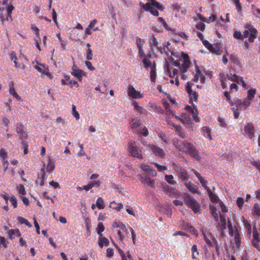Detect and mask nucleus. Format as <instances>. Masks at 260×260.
I'll return each instance as SVG.
<instances>
[{
	"label": "nucleus",
	"instance_id": "f257e3e1",
	"mask_svg": "<svg viewBox=\"0 0 260 260\" xmlns=\"http://www.w3.org/2000/svg\"><path fill=\"white\" fill-rule=\"evenodd\" d=\"M174 145L175 147L178 149L179 151L187 153L191 157L198 160H200L201 157L198 150L194 147V146L191 143L188 142H185L183 145L182 146L177 142L174 143Z\"/></svg>",
	"mask_w": 260,
	"mask_h": 260
},
{
	"label": "nucleus",
	"instance_id": "f03ea898",
	"mask_svg": "<svg viewBox=\"0 0 260 260\" xmlns=\"http://www.w3.org/2000/svg\"><path fill=\"white\" fill-rule=\"evenodd\" d=\"M174 145L175 147L178 149L179 151L187 153L191 157L198 160H200L201 157L198 150L194 147V146L191 143L188 142H185L183 145L182 146L177 142L174 143Z\"/></svg>",
	"mask_w": 260,
	"mask_h": 260
},
{
	"label": "nucleus",
	"instance_id": "7ed1b4c3",
	"mask_svg": "<svg viewBox=\"0 0 260 260\" xmlns=\"http://www.w3.org/2000/svg\"><path fill=\"white\" fill-rule=\"evenodd\" d=\"M174 145L175 147L178 149L179 151L187 153L191 157L198 160H200L201 157L198 150L194 147V146L191 143L188 142H185L183 145L182 146L177 142L174 143Z\"/></svg>",
	"mask_w": 260,
	"mask_h": 260
},
{
	"label": "nucleus",
	"instance_id": "20e7f679",
	"mask_svg": "<svg viewBox=\"0 0 260 260\" xmlns=\"http://www.w3.org/2000/svg\"><path fill=\"white\" fill-rule=\"evenodd\" d=\"M184 202L189 206L194 213H200L201 206L199 203L189 194L184 195Z\"/></svg>",
	"mask_w": 260,
	"mask_h": 260
},
{
	"label": "nucleus",
	"instance_id": "39448f33",
	"mask_svg": "<svg viewBox=\"0 0 260 260\" xmlns=\"http://www.w3.org/2000/svg\"><path fill=\"white\" fill-rule=\"evenodd\" d=\"M128 150L131 155L138 158H142L141 150L137 146L135 141H130L128 143Z\"/></svg>",
	"mask_w": 260,
	"mask_h": 260
},
{
	"label": "nucleus",
	"instance_id": "423d86ee",
	"mask_svg": "<svg viewBox=\"0 0 260 260\" xmlns=\"http://www.w3.org/2000/svg\"><path fill=\"white\" fill-rule=\"evenodd\" d=\"M256 30L252 26L247 24L245 27V29L243 32L244 38H248L249 42H253L254 39L256 38Z\"/></svg>",
	"mask_w": 260,
	"mask_h": 260
},
{
	"label": "nucleus",
	"instance_id": "0eeeda50",
	"mask_svg": "<svg viewBox=\"0 0 260 260\" xmlns=\"http://www.w3.org/2000/svg\"><path fill=\"white\" fill-rule=\"evenodd\" d=\"M127 93L128 95L133 99H138L143 97V94L140 91H137L132 85L128 86Z\"/></svg>",
	"mask_w": 260,
	"mask_h": 260
},
{
	"label": "nucleus",
	"instance_id": "6e6552de",
	"mask_svg": "<svg viewBox=\"0 0 260 260\" xmlns=\"http://www.w3.org/2000/svg\"><path fill=\"white\" fill-rule=\"evenodd\" d=\"M147 147L149 148V150L151 151L155 155L160 157H162L165 155L163 150L159 147L150 144L148 145Z\"/></svg>",
	"mask_w": 260,
	"mask_h": 260
},
{
	"label": "nucleus",
	"instance_id": "1a4fd4ad",
	"mask_svg": "<svg viewBox=\"0 0 260 260\" xmlns=\"http://www.w3.org/2000/svg\"><path fill=\"white\" fill-rule=\"evenodd\" d=\"M140 167L145 173L147 174L149 176L154 177L156 175V171L149 166L141 164Z\"/></svg>",
	"mask_w": 260,
	"mask_h": 260
},
{
	"label": "nucleus",
	"instance_id": "9d476101",
	"mask_svg": "<svg viewBox=\"0 0 260 260\" xmlns=\"http://www.w3.org/2000/svg\"><path fill=\"white\" fill-rule=\"evenodd\" d=\"M141 181L144 184L150 186L151 188L155 187V180L151 179L148 176H142V175H139Z\"/></svg>",
	"mask_w": 260,
	"mask_h": 260
},
{
	"label": "nucleus",
	"instance_id": "9b49d317",
	"mask_svg": "<svg viewBox=\"0 0 260 260\" xmlns=\"http://www.w3.org/2000/svg\"><path fill=\"white\" fill-rule=\"evenodd\" d=\"M254 126L252 123H248L244 126V132L247 134L250 139L254 137Z\"/></svg>",
	"mask_w": 260,
	"mask_h": 260
},
{
	"label": "nucleus",
	"instance_id": "f8f14e48",
	"mask_svg": "<svg viewBox=\"0 0 260 260\" xmlns=\"http://www.w3.org/2000/svg\"><path fill=\"white\" fill-rule=\"evenodd\" d=\"M24 126L21 123H18L16 125L15 132L20 134V137L21 139L26 138L27 134L24 132Z\"/></svg>",
	"mask_w": 260,
	"mask_h": 260
},
{
	"label": "nucleus",
	"instance_id": "ddd939ff",
	"mask_svg": "<svg viewBox=\"0 0 260 260\" xmlns=\"http://www.w3.org/2000/svg\"><path fill=\"white\" fill-rule=\"evenodd\" d=\"M220 222L218 223L217 226L220 231H223L226 228V222L224 214H220Z\"/></svg>",
	"mask_w": 260,
	"mask_h": 260
},
{
	"label": "nucleus",
	"instance_id": "4468645a",
	"mask_svg": "<svg viewBox=\"0 0 260 260\" xmlns=\"http://www.w3.org/2000/svg\"><path fill=\"white\" fill-rule=\"evenodd\" d=\"M129 124L132 129L138 131V128L142 124L141 120H137L135 118H131L129 120Z\"/></svg>",
	"mask_w": 260,
	"mask_h": 260
},
{
	"label": "nucleus",
	"instance_id": "2eb2a0df",
	"mask_svg": "<svg viewBox=\"0 0 260 260\" xmlns=\"http://www.w3.org/2000/svg\"><path fill=\"white\" fill-rule=\"evenodd\" d=\"M185 185L186 187L192 193H199L200 192L198 190V187L194 184L190 182H185Z\"/></svg>",
	"mask_w": 260,
	"mask_h": 260
},
{
	"label": "nucleus",
	"instance_id": "dca6fc26",
	"mask_svg": "<svg viewBox=\"0 0 260 260\" xmlns=\"http://www.w3.org/2000/svg\"><path fill=\"white\" fill-rule=\"evenodd\" d=\"M260 241L258 234L257 232L254 233L253 234V239L251 241L252 245L255 247L257 249L260 250L258 245V242Z\"/></svg>",
	"mask_w": 260,
	"mask_h": 260
},
{
	"label": "nucleus",
	"instance_id": "f3484780",
	"mask_svg": "<svg viewBox=\"0 0 260 260\" xmlns=\"http://www.w3.org/2000/svg\"><path fill=\"white\" fill-rule=\"evenodd\" d=\"M71 74L74 76L77 77L80 81L82 80V77L84 75V71L80 69L74 70L71 72Z\"/></svg>",
	"mask_w": 260,
	"mask_h": 260
},
{
	"label": "nucleus",
	"instance_id": "a211bd4d",
	"mask_svg": "<svg viewBox=\"0 0 260 260\" xmlns=\"http://www.w3.org/2000/svg\"><path fill=\"white\" fill-rule=\"evenodd\" d=\"M184 58H185V57H187V55H186V54H184ZM189 64H190L189 60L186 58H185L184 62H183V63H182V67L181 68V70L182 73H185L187 71V69L189 67Z\"/></svg>",
	"mask_w": 260,
	"mask_h": 260
},
{
	"label": "nucleus",
	"instance_id": "6ab92c4d",
	"mask_svg": "<svg viewBox=\"0 0 260 260\" xmlns=\"http://www.w3.org/2000/svg\"><path fill=\"white\" fill-rule=\"evenodd\" d=\"M45 172L44 170L42 169V173L40 176H38V179L36 180V182L37 184H40L41 186H43L44 185V180L45 179Z\"/></svg>",
	"mask_w": 260,
	"mask_h": 260
},
{
	"label": "nucleus",
	"instance_id": "aec40b11",
	"mask_svg": "<svg viewBox=\"0 0 260 260\" xmlns=\"http://www.w3.org/2000/svg\"><path fill=\"white\" fill-rule=\"evenodd\" d=\"M100 183V181H94L88 184L87 185L84 186L83 189L87 191L92 188L94 186H99Z\"/></svg>",
	"mask_w": 260,
	"mask_h": 260
},
{
	"label": "nucleus",
	"instance_id": "412c9836",
	"mask_svg": "<svg viewBox=\"0 0 260 260\" xmlns=\"http://www.w3.org/2000/svg\"><path fill=\"white\" fill-rule=\"evenodd\" d=\"M150 79L151 81L155 82L156 79V65L153 64L151 69H150Z\"/></svg>",
	"mask_w": 260,
	"mask_h": 260
},
{
	"label": "nucleus",
	"instance_id": "4be33fe9",
	"mask_svg": "<svg viewBox=\"0 0 260 260\" xmlns=\"http://www.w3.org/2000/svg\"><path fill=\"white\" fill-rule=\"evenodd\" d=\"M55 168V164L53 161H52L50 158H48V163L46 166V169L47 172H51Z\"/></svg>",
	"mask_w": 260,
	"mask_h": 260
},
{
	"label": "nucleus",
	"instance_id": "5701e85b",
	"mask_svg": "<svg viewBox=\"0 0 260 260\" xmlns=\"http://www.w3.org/2000/svg\"><path fill=\"white\" fill-rule=\"evenodd\" d=\"M252 214L254 216H260V207L257 203L254 204L252 210Z\"/></svg>",
	"mask_w": 260,
	"mask_h": 260
},
{
	"label": "nucleus",
	"instance_id": "b1692460",
	"mask_svg": "<svg viewBox=\"0 0 260 260\" xmlns=\"http://www.w3.org/2000/svg\"><path fill=\"white\" fill-rule=\"evenodd\" d=\"M227 77L229 80H230L232 81H234L237 83H238L239 79L240 78V77L238 76V75H237L236 74H228Z\"/></svg>",
	"mask_w": 260,
	"mask_h": 260
},
{
	"label": "nucleus",
	"instance_id": "393cba45",
	"mask_svg": "<svg viewBox=\"0 0 260 260\" xmlns=\"http://www.w3.org/2000/svg\"><path fill=\"white\" fill-rule=\"evenodd\" d=\"M208 195L209 196V198L210 200L214 202H217L220 201V200L219 199L218 197H217L215 194H214L210 189L208 190Z\"/></svg>",
	"mask_w": 260,
	"mask_h": 260
},
{
	"label": "nucleus",
	"instance_id": "a878e982",
	"mask_svg": "<svg viewBox=\"0 0 260 260\" xmlns=\"http://www.w3.org/2000/svg\"><path fill=\"white\" fill-rule=\"evenodd\" d=\"M202 131L203 133V135L205 137L209 138L210 140H212V137L211 136V131L209 127L206 126L203 127L202 128Z\"/></svg>",
	"mask_w": 260,
	"mask_h": 260
},
{
	"label": "nucleus",
	"instance_id": "bb28decb",
	"mask_svg": "<svg viewBox=\"0 0 260 260\" xmlns=\"http://www.w3.org/2000/svg\"><path fill=\"white\" fill-rule=\"evenodd\" d=\"M133 105H134V108L135 109L139 112L141 113H144V114H147V111L146 110H144L141 107H140L139 104H138V103L136 101H135L134 103H133Z\"/></svg>",
	"mask_w": 260,
	"mask_h": 260
},
{
	"label": "nucleus",
	"instance_id": "cd10ccee",
	"mask_svg": "<svg viewBox=\"0 0 260 260\" xmlns=\"http://www.w3.org/2000/svg\"><path fill=\"white\" fill-rule=\"evenodd\" d=\"M108 244L109 241L106 238L100 237L99 241V245L100 247H103L104 244L108 245Z\"/></svg>",
	"mask_w": 260,
	"mask_h": 260
},
{
	"label": "nucleus",
	"instance_id": "c85d7f7f",
	"mask_svg": "<svg viewBox=\"0 0 260 260\" xmlns=\"http://www.w3.org/2000/svg\"><path fill=\"white\" fill-rule=\"evenodd\" d=\"M96 206L99 209H102L104 208L105 205L104 203V201L102 198L100 197L97 199L96 202Z\"/></svg>",
	"mask_w": 260,
	"mask_h": 260
},
{
	"label": "nucleus",
	"instance_id": "c756f323",
	"mask_svg": "<svg viewBox=\"0 0 260 260\" xmlns=\"http://www.w3.org/2000/svg\"><path fill=\"white\" fill-rule=\"evenodd\" d=\"M165 178L166 181L170 184L174 185L176 183V181L174 180V177L172 175H166Z\"/></svg>",
	"mask_w": 260,
	"mask_h": 260
},
{
	"label": "nucleus",
	"instance_id": "7c9ffc66",
	"mask_svg": "<svg viewBox=\"0 0 260 260\" xmlns=\"http://www.w3.org/2000/svg\"><path fill=\"white\" fill-rule=\"evenodd\" d=\"M204 238H205V241L206 242V243L209 245V246H214V244L215 245V246H216V250L217 251H218V245L217 244V242H216V241L214 239L213 240V242H211L209 239H208L206 236H205L204 235Z\"/></svg>",
	"mask_w": 260,
	"mask_h": 260
},
{
	"label": "nucleus",
	"instance_id": "2f4dec72",
	"mask_svg": "<svg viewBox=\"0 0 260 260\" xmlns=\"http://www.w3.org/2000/svg\"><path fill=\"white\" fill-rule=\"evenodd\" d=\"M152 39H151V41H150V44L151 46L153 48H158V42L157 41V39L156 38L153 36L151 35Z\"/></svg>",
	"mask_w": 260,
	"mask_h": 260
},
{
	"label": "nucleus",
	"instance_id": "473e14b6",
	"mask_svg": "<svg viewBox=\"0 0 260 260\" xmlns=\"http://www.w3.org/2000/svg\"><path fill=\"white\" fill-rule=\"evenodd\" d=\"M191 253L192 258L193 259L196 258L199 255V252L198 251L197 246L196 245H193L191 247Z\"/></svg>",
	"mask_w": 260,
	"mask_h": 260
},
{
	"label": "nucleus",
	"instance_id": "72a5a7b5",
	"mask_svg": "<svg viewBox=\"0 0 260 260\" xmlns=\"http://www.w3.org/2000/svg\"><path fill=\"white\" fill-rule=\"evenodd\" d=\"M250 161L251 164L260 172V161L252 158L250 160Z\"/></svg>",
	"mask_w": 260,
	"mask_h": 260
},
{
	"label": "nucleus",
	"instance_id": "f704fd0d",
	"mask_svg": "<svg viewBox=\"0 0 260 260\" xmlns=\"http://www.w3.org/2000/svg\"><path fill=\"white\" fill-rule=\"evenodd\" d=\"M8 233L10 236L11 237V238H12L13 235H16L18 237H20L21 236V233L19 230L18 229H15V230H10L8 231Z\"/></svg>",
	"mask_w": 260,
	"mask_h": 260
},
{
	"label": "nucleus",
	"instance_id": "c9c22d12",
	"mask_svg": "<svg viewBox=\"0 0 260 260\" xmlns=\"http://www.w3.org/2000/svg\"><path fill=\"white\" fill-rule=\"evenodd\" d=\"M105 230V227L102 222H99L97 228L98 234L100 237H102L103 235L102 232H103Z\"/></svg>",
	"mask_w": 260,
	"mask_h": 260
},
{
	"label": "nucleus",
	"instance_id": "e433bc0d",
	"mask_svg": "<svg viewBox=\"0 0 260 260\" xmlns=\"http://www.w3.org/2000/svg\"><path fill=\"white\" fill-rule=\"evenodd\" d=\"M179 174L180 175V178L184 180H187L188 178V175L186 171L184 169H182Z\"/></svg>",
	"mask_w": 260,
	"mask_h": 260
},
{
	"label": "nucleus",
	"instance_id": "4c0bfd02",
	"mask_svg": "<svg viewBox=\"0 0 260 260\" xmlns=\"http://www.w3.org/2000/svg\"><path fill=\"white\" fill-rule=\"evenodd\" d=\"M18 222L21 224H25L26 226H28V227H31V224L25 218L22 217H19L18 218Z\"/></svg>",
	"mask_w": 260,
	"mask_h": 260
},
{
	"label": "nucleus",
	"instance_id": "58836bf2",
	"mask_svg": "<svg viewBox=\"0 0 260 260\" xmlns=\"http://www.w3.org/2000/svg\"><path fill=\"white\" fill-rule=\"evenodd\" d=\"M210 210H211L212 215L214 217L215 221H218V214L216 212V209L214 206H210Z\"/></svg>",
	"mask_w": 260,
	"mask_h": 260
},
{
	"label": "nucleus",
	"instance_id": "ea45409f",
	"mask_svg": "<svg viewBox=\"0 0 260 260\" xmlns=\"http://www.w3.org/2000/svg\"><path fill=\"white\" fill-rule=\"evenodd\" d=\"M209 50L217 55H219V49L216 45H211Z\"/></svg>",
	"mask_w": 260,
	"mask_h": 260
},
{
	"label": "nucleus",
	"instance_id": "a19ab883",
	"mask_svg": "<svg viewBox=\"0 0 260 260\" xmlns=\"http://www.w3.org/2000/svg\"><path fill=\"white\" fill-rule=\"evenodd\" d=\"M256 90L255 89H250L248 91L247 99L248 100H252L255 95Z\"/></svg>",
	"mask_w": 260,
	"mask_h": 260
},
{
	"label": "nucleus",
	"instance_id": "79ce46f5",
	"mask_svg": "<svg viewBox=\"0 0 260 260\" xmlns=\"http://www.w3.org/2000/svg\"><path fill=\"white\" fill-rule=\"evenodd\" d=\"M143 64H144V67L146 68L150 67V69H151V67H152V66H153V64H152L151 62L147 58H144L143 60Z\"/></svg>",
	"mask_w": 260,
	"mask_h": 260
},
{
	"label": "nucleus",
	"instance_id": "37998d69",
	"mask_svg": "<svg viewBox=\"0 0 260 260\" xmlns=\"http://www.w3.org/2000/svg\"><path fill=\"white\" fill-rule=\"evenodd\" d=\"M10 57L12 60H14V63H15V67L18 68L19 67H18V63L16 61V60L17 58V57L16 56L15 53L14 52L10 53Z\"/></svg>",
	"mask_w": 260,
	"mask_h": 260
},
{
	"label": "nucleus",
	"instance_id": "c03bdc74",
	"mask_svg": "<svg viewBox=\"0 0 260 260\" xmlns=\"http://www.w3.org/2000/svg\"><path fill=\"white\" fill-rule=\"evenodd\" d=\"M18 191L19 194L24 195L26 193L25 187L23 185H19L17 186Z\"/></svg>",
	"mask_w": 260,
	"mask_h": 260
},
{
	"label": "nucleus",
	"instance_id": "a18cd8bd",
	"mask_svg": "<svg viewBox=\"0 0 260 260\" xmlns=\"http://www.w3.org/2000/svg\"><path fill=\"white\" fill-rule=\"evenodd\" d=\"M151 5L152 6L157 8L158 10L160 11H162L164 10V7H162V6L158 2H152L151 3Z\"/></svg>",
	"mask_w": 260,
	"mask_h": 260
},
{
	"label": "nucleus",
	"instance_id": "49530a36",
	"mask_svg": "<svg viewBox=\"0 0 260 260\" xmlns=\"http://www.w3.org/2000/svg\"><path fill=\"white\" fill-rule=\"evenodd\" d=\"M144 41L140 38H137L136 44L139 49L143 48L142 43H144Z\"/></svg>",
	"mask_w": 260,
	"mask_h": 260
},
{
	"label": "nucleus",
	"instance_id": "de8ad7c7",
	"mask_svg": "<svg viewBox=\"0 0 260 260\" xmlns=\"http://www.w3.org/2000/svg\"><path fill=\"white\" fill-rule=\"evenodd\" d=\"M10 88H9V92L10 94H11L13 96L17 94V93L15 91V90L13 86V83L11 82L10 83L9 85Z\"/></svg>",
	"mask_w": 260,
	"mask_h": 260
},
{
	"label": "nucleus",
	"instance_id": "09e8293b",
	"mask_svg": "<svg viewBox=\"0 0 260 260\" xmlns=\"http://www.w3.org/2000/svg\"><path fill=\"white\" fill-rule=\"evenodd\" d=\"M72 112H73V115L74 116V117L77 119H79L80 118V115L78 112L76 110V107L75 105H72Z\"/></svg>",
	"mask_w": 260,
	"mask_h": 260
},
{
	"label": "nucleus",
	"instance_id": "8fccbe9b",
	"mask_svg": "<svg viewBox=\"0 0 260 260\" xmlns=\"http://www.w3.org/2000/svg\"><path fill=\"white\" fill-rule=\"evenodd\" d=\"M202 186L207 191L209 190L210 189L207 187V185L208 183V182L206 180L204 179V178L202 179V180H199Z\"/></svg>",
	"mask_w": 260,
	"mask_h": 260
},
{
	"label": "nucleus",
	"instance_id": "3c124183",
	"mask_svg": "<svg viewBox=\"0 0 260 260\" xmlns=\"http://www.w3.org/2000/svg\"><path fill=\"white\" fill-rule=\"evenodd\" d=\"M151 4L149 3H146L145 4H141L140 6L146 11H150L151 7Z\"/></svg>",
	"mask_w": 260,
	"mask_h": 260
},
{
	"label": "nucleus",
	"instance_id": "603ef678",
	"mask_svg": "<svg viewBox=\"0 0 260 260\" xmlns=\"http://www.w3.org/2000/svg\"><path fill=\"white\" fill-rule=\"evenodd\" d=\"M193 84L191 82H188L186 87V91L189 94V95H191V92L193 91V90L191 89V86Z\"/></svg>",
	"mask_w": 260,
	"mask_h": 260
},
{
	"label": "nucleus",
	"instance_id": "864d4df0",
	"mask_svg": "<svg viewBox=\"0 0 260 260\" xmlns=\"http://www.w3.org/2000/svg\"><path fill=\"white\" fill-rule=\"evenodd\" d=\"M172 168L174 170L178 173H179L183 169L175 163L172 164Z\"/></svg>",
	"mask_w": 260,
	"mask_h": 260
},
{
	"label": "nucleus",
	"instance_id": "5fc2aeb1",
	"mask_svg": "<svg viewBox=\"0 0 260 260\" xmlns=\"http://www.w3.org/2000/svg\"><path fill=\"white\" fill-rule=\"evenodd\" d=\"M234 37L237 39H242V35L240 31H236L234 34Z\"/></svg>",
	"mask_w": 260,
	"mask_h": 260
},
{
	"label": "nucleus",
	"instance_id": "6e6d98bb",
	"mask_svg": "<svg viewBox=\"0 0 260 260\" xmlns=\"http://www.w3.org/2000/svg\"><path fill=\"white\" fill-rule=\"evenodd\" d=\"M92 50L90 48H89L87 50L86 59L88 60H91L92 59Z\"/></svg>",
	"mask_w": 260,
	"mask_h": 260
},
{
	"label": "nucleus",
	"instance_id": "4d7b16f0",
	"mask_svg": "<svg viewBox=\"0 0 260 260\" xmlns=\"http://www.w3.org/2000/svg\"><path fill=\"white\" fill-rule=\"evenodd\" d=\"M196 27L198 29L203 31L205 28V25L203 23L200 22L198 24H197Z\"/></svg>",
	"mask_w": 260,
	"mask_h": 260
},
{
	"label": "nucleus",
	"instance_id": "13d9d810",
	"mask_svg": "<svg viewBox=\"0 0 260 260\" xmlns=\"http://www.w3.org/2000/svg\"><path fill=\"white\" fill-rule=\"evenodd\" d=\"M0 156L4 159L5 160L7 157V154L4 149H1L0 150Z\"/></svg>",
	"mask_w": 260,
	"mask_h": 260
},
{
	"label": "nucleus",
	"instance_id": "bf43d9fd",
	"mask_svg": "<svg viewBox=\"0 0 260 260\" xmlns=\"http://www.w3.org/2000/svg\"><path fill=\"white\" fill-rule=\"evenodd\" d=\"M107 256L108 257H111L113 255L114 250L112 248H108L106 250Z\"/></svg>",
	"mask_w": 260,
	"mask_h": 260
},
{
	"label": "nucleus",
	"instance_id": "052dcab7",
	"mask_svg": "<svg viewBox=\"0 0 260 260\" xmlns=\"http://www.w3.org/2000/svg\"><path fill=\"white\" fill-rule=\"evenodd\" d=\"M237 203L240 208H241L244 204V200L242 198H238L237 200Z\"/></svg>",
	"mask_w": 260,
	"mask_h": 260
},
{
	"label": "nucleus",
	"instance_id": "680f3d73",
	"mask_svg": "<svg viewBox=\"0 0 260 260\" xmlns=\"http://www.w3.org/2000/svg\"><path fill=\"white\" fill-rule=\"evenodd\" d=\"M10 201L13 206V207L16 208L17 207V200L15 196H12L11 197Z\"/></svg>",
	"mask_w": 260,
	"mask_h": 260
},
{
	"label": "nucleus",
	"instance_id": "e2e57ef3",
	"mask_svg": "<svg viewBox=\"0 0 260 260\" xmlns=\"http://www.w3.org/2000/svg\"><path fill=\"white\" fill-rule=\"evenodd\" d=\"M113 225V227L114 228L120 227L122 230L125 229V230H126L125 226L124 224H119L117 222H114Z\"/></svg>",
	"mask_w": 260,
	"mask_h": 260
},
{
	"label": "nucleus",
	"instance_id": "0e129e2a",
	"mask_svg": "<svg viewBox=\"0 0 260 260\" xmlns=\"http://www.w3.org/2000/svg\"><path fill=\"white\" fill-rule=\"evenodd\" d=\"M154 165L160 172L167 170V168L164 166L159 165L157 163L154 164Z\"/></svg>",
	"mask_w": 260,
	"mask_h": 260
},
{
	"label": "nucleus",
	"instance_id": "69168bd1",
	"mask_svg": "<svg viewBox=\"0 0 260 260\" xmlns=\"http://www.w3.org/2000/svg\"><path fill=\"white\" fill-rule=\"evenodd\" d=\"M0 245L6 248L7 247L6 240L5 238L0 236Z\"/></svg>",
	"mask_w": 260,
	"mask_h": 260
},
{
	"label": "nucleus",
	"instance_id": "338daca9",
	"mask_svg": "<svg viewBox=\"0 0 260 260\" xmlns=\"http://www.w3.org/2000/svg\"><path fill=\"white\" fill-rule=\"evenodd\" d=\"M219 205H220V206L221 210L222 212L223 213H225L227 211V209H226V206H225V205L222 202H221V201H219Z\"/></svg>",
	"mask_w": 260,
	"mask_h": 260
},
{
	"label": "nucleus",
	"instance_id": "774afa93",
	"mask_svg": "<svg viewBox=\"0 0 260 260\" xmlns=\"http://www.w3.org/2000/svg\"><path fill=\"white\" fill-rule=\"evenodd\" d=\"M85 64L88 69L90 71H93L94 69V68L92 66L91 63L90 61H85Z\"/></svg>",
	"mask_w": 260,
	"mask_h": 260
}]
</instances>
